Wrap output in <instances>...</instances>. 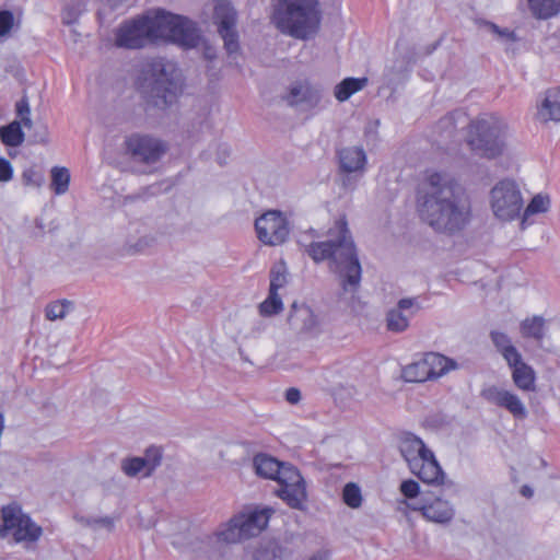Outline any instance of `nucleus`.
<instances>
[{
	"label": "nucleus",
	"mask_w": 560,
	"mask_h": 560,
	"mask_svg": "<svg viewBox=\"0 0 560 560\" xmlns=\"http://www.w3.org/2000/svg\"><path fill=\"white\" fill-rule=\"evenodd\" d=\"M417 211L434 231L454 234L462 231L471 217V206L462 186L445 171H427L418 186Z\"/></svg>",
	"instance_id": "f257e3e1"
},
{
	"label": "nucleus",
	"mask_w": 560,
	"mask_h": 560,
	"mask_svg": "<svg viewBox=\"0 0 560 560\" xmlns=\"http://www.w3.org/2000/svg\"><path fill=\"white\" fill-rule=\"evenodd\" d=\"M200 38L196 23L188 18L154 9L122 22L115 30L114 43L125 49H140L158 42L194 48Z\"/></svg>",
	"instance_id": "f03ea898"
},
{
	"label": "nucleus",
	"mask_w": 560,
	"mask_h": 560,
	"mask_svg": "<svg viewBox=\"0 0 560 560\" xmlns=\"http://www.w3.org/2000/svg\"><path fill=\"white\" fill-rule=\"evenodd\" d=\"M329 236L328 241L311 243L305 250L315 262L328 260L343 293L353 294L360 287L362 269L345 218L336 220Z\"/></svg>",
	"instance_id": "7ed1b4c3"
},
{
	"label": "nucleus",
	"mask_w": 560,
	"mask_h": 560,
	"mask_svg": "<svg viewBox=\"0 0 560 560\" xmlns=\"http://www.w3.org/2000/svg\"><path fill=\"white\" fill-rule=\"evenodd\" d=\"M271 21L283 34L307 39L316 33L320 12L317 0H276Z\"/></svg>",
	"instance_id": "20e7f679"
},
{
	"label": "nucleus",
	"mask_w": 560,
	"mask_h": 560,
	"mask_svg": "<svg viewBox=\"0 0 560 560\" xmlns=\"http://www.w3.org/2000/svg\"><path fill=\"white\" fill-rule=\"evenodd\" d=\"M253 466L255 472L279 485L277 495L292 509H302L306 501V487L303 477L292 465L280 463L267 454H257Z\"/></svg>",
	"instance_id": "39448f33"
},
{
	"label": "nucleus",
	"mask_w": 560,
	"mask_h": 560,
	"mask_svg": "<svg viewBox=\"0 0 560 560\" xmlns=\"http://www.w3.org/2000/svg\"><path fill=\"white\" fill-rule=\"evenodd\" d=\"M508 136V124L502 117L483 114L469 124L466 141L476 154L494 159L504 152Z\"/></svg>",
	"instance_id": "423d86ee"
},
{
	"label": "nucleus",
	"mask_w": 560,
	"mask_h": 560,
	"mask_svg": "<svg viewBox=\"0 0 560 560\" xmlns=\"http://www.w3.org/2000/svg\"><path fill=\"white\" fill-rule=\"evenodd\" d=\"M271 512L270 509L245 508L208 536V544L220 549L224 545L258 536L267 527Z\"/></svg>",
	"instance_id": "0eeeda50"
},
{
	"label": "nucleus",
	"mask_w": 560,
	"mask_h": 560,
	"mask_svg": "<svg viewBox=\"0 0 560 560\" xmlns=\"http://www.w3.org/2000/svg\"><path fill=\"white\" fill-rule=\"evenodd\" d=\"M398 447L410 471L425 483L441 485L445 475L433 452L424 442L410 432L399 436Z\"/></svg>",
	"instance_id": "6e6552de"
},
{
	"label": "nucleus",
	"mask_w": 560,
	"mask_h": 560,
	"mask_svg": "<svg viewBox=\"0 0 560 560\" xmlns=\"http://www.w3.org/2000/svg\"><path fill=\"white\" fill-rule=\"evenodd\" d=\"M149 72L153 80L152 103L159 108L173 105L183 91V75L176 63L163 58L149 62Z\"/></svg>",
	"instance_id": "1a4fd4ad"
},
{
	"label": "nucleus",
	"mask_w": 560,
	"mask_h": 560,
	"mask_svg": "<svg viewBox=\"0 0 560 560\" xmlns=\"http://www.w3.org/2000/svg\"><path fill=\"white\" fill-rule=\"evenodd\" d=\"M490 207L494 217L503 222L517 219L524 200L517 184L512 179L500 180L490 191Z\"/></svg>",
	"instance_id": "9d476101"
},
{
	"label": "nucleus",
	"mask_w": 560,
	"mask_h": 560,
	"mask_svg": "<svg viewBox=\"0 0 560 560\" xmlns=\"http://www.w3.org/2000/svg\"><path fill=\"white\" fill-rule=\"evenodd\" d=\"M1 512L5 528L16 542H34L42 536V527L25 514L19 504L5 505Z\"/></svg>",
	"instance_id": "9b49d317"
},
{
	"label": "nucleus",
	"mask_w": 560,
	"mask_h": 560,
	"mask_svg": "<svg viewBox=\"0 0 560 560\" xmlns=\"http://www.w3.org/2000/svg\"><path fill=\"white\" fill-rule=\"evenodd\" d=\"M255 230L258 240L268 246L281 245L289 236L287 218L277 210H270L256 219Z\"/></svg>",
	"instance_id": "f8f14e48"
},
{
	"label": "nucleus",
	"mask_w": 560,
	"mask_h": 560,
	"mask_svg": "<svg viewBox=\"0 0 560 560\" xmlns=\"http://www.w3.org/2000/svg\"><path fill=\"white\" fill-rule=\"evenodd\" d=\"M214 24L224 42V48L229 56H234L240 50L238 34L236 31V11L225 0H218L213 13Z\"/></svg>",
	"instance_id": "ddd939ff"
},
{
	"label": "nucleus",
	"mask_w": 560,
	"mask_h": 560,
	"mask_svg": "<svg viewBox=\"0 0 560 560\" xmlns=\"http://www.w3.org/2000/svg\"><path fill=\"white\" fill-rule=\"evenodd\" d=\"M481 396L490 404L506 409L515 419H525L527 410L523 401L514 393L495 385L481 390Z\"/></svg>",
	"instance_id": "4468645a"
},
{
	"label": "nucleus",
	"mask_w": 560,
	"mask_h": 560,
	"mask_svg": "<svg viewBox=\"0 0 560 560\" xmlns=\"http://www.w3.org/2000/svg\"><path fill=\"white\" fill-rule=\"evenodd\" d=\"M125 143L132 156L147 163L158 161L165 151L160 140L140 133L129 136Z\"/></svg>",
	"instance_id": "2eb2a0df"
},
{
	"label": "nucleus",
	"mask_w": 560,
	"mask_h": 560,
	"mask_svg": "<svg viewBox=\"0 0 560 560\" xmlns=\"http://www.w3.org/2000/svg\"><path fill=\"white\" fill-rule=\"evenodd\" d=\"M420 305L417 298L400 299L396 307L386 314V328L392 332H404L408 329L411 318L418 313Z\"/></svg>",
	"instance_id": "dca6fc26"
},
{
	"label": "nucleus",
	"mask_w": 560,
	"mask_h": 560,
	"mask_svg": "<svg viewBox=\"0 0 560 560\" xmlns=\"http://www.w3.org/2000/svg\"><path fill=\"white\" fill-rule=\"evenodd\" d=\"M161 451L156 447L147 450L144 457H128L121 460V470L128 477L145 478L160 465Z\"/></svg>",
	"instance_id": "f3484780"
},
{
	"label": "nucleus",
	"mask_w": 560,
	"mask_h": 560,
	"mask_svg": "<svg viewBox=\"0 0 560 560\" xmlns=\"http://www.w3.org/2000/svg\"><path fill=\"white\" fill-rule=\"evenodd\" d=\"M339 170L345 174L362 176L366 170L368 156L362 147H345L337 152Z\"/></svg>",
	"instance_id": "a211bd4d"
},
{
	"label": "nucleus",
	"mask_w": 560,
	"mask_h": 560,
	"mask_svg": "<svg viewBox=\"0 0 560 560\" xmlns=\"http://www.w3.org/2000/svg\"><path fill=\"white\" fill-rule=\"evenodd\" d=\"M323 101L322 89L308 82H296L291 85L287 102L290 105H305L307 108H315Z\"/></svg>",
	"instance_id": "6ab92c4d"
},
{
	"label": "nucleus",
	"mask_w": 560,
	"mask_h": 560,
	"mask_svg": "<svg viewBox=\"0 0 560 560\" xmlns=\"http://www.w3.org/2000/svg\"><path fill=\"white\" fill-rule=\"evenodd\" d=\"M408 506L415 511H420L428 521L434 523H448L455 515L453 505L441 498H436L430 503L409 504Z\"/></svg>",
	"instance_id": "aec40b11"
},
{
	"label": "nucleus",
	"mask_w": 560,
	"mask_h": 560,
	"mask_svg": "<svg viewBox=\"0 0 560 560\" xmlns=\"http://www.w3.org/2000/svg\"><path fill=\"white\" fill-rule=\"evenodd\" d=\"M289 324L292 328L299 331H305L315 334L319 328V320L313 310L305 305H298L294 303L292 305V311L289 315Z\"/></svg>",
	"instance_id": "412c9836"
},
{
	"label": "nucleus",
	"mask_w": 560,
	"mask_h": 560,
	"mask_svg": "<svg viewBox=\"0 0 560 560\" xmlns=\"http://www.w3.org/2000/svg\"><path fill=\"white\" fill-rule=\"evenodd\" d=\"M508 364L512 369L513 382L520 389L527 392L535 389V371L523 362L522 355L517 358V361L508 362Z\"/></svg>",
	"instance_id": "4be33fe9"
},
{
	"label": "nucleus",
	"mask_w": 560,
	"mask_h": 560,
	"mask_svg": "<svg viewBox=\"0 0 560 560\" xmlns=\"http://www.w3.org/2000/svg\"><path fill=\"white\" fill-rule=\"evenodd\" d=\"M537 115L542 121H560V88L546 92V96L538 107Z\"/></svg>",
	"instance_id": "5701e85b"
},
{
	"label": "nucleus",
	"mask_w": 560,
	"mask_h": 560,
	"mask_svg": "<svg viewBox=\"0 0 560 560\" xmlns=\"http://www.w3.org/2000/svg\"><path fill=\"white\" fill-rule=\"evenodd\" d=\"M431 380L439 378L457 368V363L440 353L429 352L424 354Z\"/></svg>",
	"instance_id": "b1692460"
},
{
	"label": "nucleus",
	"mask_w": 560,
	"mask_h": 560,
	"mask_svg": "<svg viewBox=\"0 0 560 560\" xmlns=\"http://www.w3.org/2000/svg\"><path fill=\"white\" fill-rule=\"evenodd\" d=\"M529 13L536 20H549L560 13V0H526Z\"/></svg>",
	"instance_id": "393cba45"
},
{
	"label": "nucleus",
	"mask_w": 560,
	"mask_h": 560,
	"mask_svg": "<svg viewBox=\"0 0 560 560\" xmlns=\"http://www.w3.org/2000/svg\"><path fill=\"white\" fill-rule=\"evenodd\" d=\"M368 83L366 78H347L335 86V97L339 102L349 100L354 93L361 91Z\"/></svg>",
	"instance_id": "a878e982"
},
{
	"label": "nucleus",
	"mask_w": 560,
	"mask_h": 560,
	"mask_svg": "<svg viewBox=\"0 0 560 560\" xmlns=\"http://www.w3.org/2000/svg\"><path fill=\"white\" fill-rule=\"evenodd\" d=\"M491 339L498 351L502 354L506 362H515L521 353L512 345L509 336L501 331H492Z\"/></svg>",
	"instance_id": "bb28decb"
},
{
	"label": "nucleus",
	"mask_w": 560,
	"mask_h": 560,
	"mask_svg": "<svg viewBox=\"0 0 560 560\" xmlns=\"http://www.w3.org/2000/svg\"><path fill=\"white\" fill-rule=\"evenodd\" d=\"M402 377L406 382L410 383L431 380L424 355L421 359L407 364L402 369Z\"/></svg>",
	"instance_id": "cd10ccee"
},
{
	"label": "nucleus",
	"mask_w": 560,
	"mask_h": 560,
	"mask_svg": "<svg viewBox=\"0 0 560 560\" xmlns=\"http://www.w3.org/2000/svg\"><path fill=\"white\" fill-rule=\"evenodd\" d=\"M545 324H546V322H545L544 317L535 315L530 318L524 319L521 323V326H520L521 332H522L523 337L534 338V339L540 341L545 336V331H546Z\"/></svg>",
	"instance_id": "c85d7f7f"
},
{
	"label": "nucleus",
	"mask_w": 560,
	"mask_h": 560,
	"mask_svg": "<svg viewBox=\"0 0 560 560\" xmlns=\"http://www.w3.org/2000/svg\"><path fill=\"white\" fill-rule=\"evenodd\" d=\"M550 200L547 196L536 195L528 206L524 209L521 228L526 229L530 223L528 222L529 217L537 213H544L549 209Z\"/></svg>",
	"instance_id": "c756f323"
},
{
	"label": "nucleus",
	"mask_w": 560,
	"mask_h": 560,
	"mask_svg": "<svg viewBox=\"0 0 560 560\" xmlns=\"http://www.w3.org/2000/svg\"><path fill=\"white\" fill-rule=\"evenodd\" d=\"M1 141L9 147H18L24 141V133L21 128V122L13 121L8 126L0 128Z\"/></svg>",
	"instance_id": "7c9ffc66"
},
{
	"label": "nucleus",
	"mask_w": 560,
	"mask_h": 560,
	"mask_svg": "<svg viewBox=\"0 0 560 560\" xmlns=\"http://www.w3.org/2000/svg\"><path fill=\"white\" fill-rule=\"evenodd\" d=\"M51 188L56 195H63L69 189L70 172L67 167L55 166L51 168Z\"/></svg>",
	"instance_id": "2f4dec72"
},
{
	"label": "nucleus",
	"mask_w": 560,
	"mask_h": 560,
	"mask_svg": "<svg viewBox=\"0 0 560 560\" xmlns=\"http://www.w3.org/2000/svg\"><path fill=\"white\" fill-rule=\"evenodd\" d=\"M283 310L281 296L276 291H270L267 299L260 303L259 313L262 316H272L279 314Z\"/></svg>",
	"instance_id": "473e14b6"
},
{
	"label": "nucleus",
	"mask_w": 560,
	"mask_h": 560,
	"mask_svg": "<svg viewBox=\"0 0 560 560\" xmlns=\"http://www.w3.org/2000/svg\"><path fill=\"white\" fill-rule=\"evenodd\" d=\"M287 275V267L283 262L275 265L270 270L269 290L278 292L280 289L284 288L288 283Z\"/></svg>",
	"instance_id": "72a5a7b5"
},
{
	"label": "nucleus",
	"mask_w": 560,
	"mask_h": 560,
	"mask_svg": "<svg viewBox=\"0 0 560 560\" xmlns=\"http://www.w3.org/2000/svg\"><path fill=\"white\" fill-rule=\"evenodd\" d=\"M343 502L351 509H358L362 504L361 489L358 485L349 482L342 491Z\"/></svg>",
	"instance_id": "f704fd0d"
},
{
	"label": "nucleus",
	"mask_w": 560,
	"mask_h": 560,
	"mask_svg": "<svg viewBox=\"0 0 560 560\" xmlns=\"http://www.w3.org/2000/svg\"><path fill=\"white\" fill-rule=\"evenodd\" d=\"M72 304L68 301H57L47 305L46 307V318L49 320L62 319L69 313Z\"/></svg>",
	"instance_id": "c9c22d12"
},
{
	"label": "nucleus",
	"mask_w": 560,
	"mask_h": 560,
	"mask_svg": "<svg viewBox=\"0 0 560 560\" xmlns=\"http://www.w3.org/2000/svg\"><path fill=\"white\" fill-rule=\"evenodd\" d=\"M485 25L487 30L495 35L497 38L503 44L514 43L516 40L515 33L509 28H501L491 22H487Z\"/></svg>",
	"instance_id": "e433bc0d"
},
{
	"label": "nucleus",
	"mask_w": 560,
	"mask_h": 560,
	"mask_svg": "<svg viewBox=\"0 0 560 560\" xmlns=\"http://www.w3.org/2000/svg\"><path fill=\"white\" fill-rule=\"evenodd\" d=\"M22 180L26 186L39 188L44 184L45 177L43 173L35 170L34 167H28L23 171Z\"/></svg>",
	"instance_id": "4c0bfd02"
},
{
	"label": "nucleus",
	"mask_w": 560,
	"mask_h": 560,
	"mask_svg": "<svg viewBox=\"0 0 560 560\" xmlns=\"http://www.w3.org/2000/svg\"><path fill=\"white\" fill-rule=\"evenodd\" d=\"M16 113L21 118L22 124L26 128H31L33 122L31 119V108L26 97H23L16 103Z\"/></svg>",
	"instance_id": "58836bf2"
},
{
	"label": "nucleus",
	"mask_w": 560,
	"mask_h": 560,
	"mask_svg": "<svg viewBox=\"0 0 560 560\" xmlns=\"http://www.w3.org/2000/svg\"><path fill=\"white\" fill-rule=\"evenodd\" d=\"M14 24L13 13L8 10L0 11V38L7 36Z\"/></svg>",
	"instance_id": "ea45409f"
},
{
	"label": "nucleus",
	"mask_w": 560,
	"mask_h": 560,
	"mask_svg": "<svg viewBox=\"0 0 560 560\" xmlns=\"http://www.w3.org/2000/svg\"><path fill=\"white\" fill-rule=\"evenodd\" d=\"M419 483L412 479L405 480L400 485V492L408 499H413L419 494Z\"/></svg>",
	"instance_id": "a19ab883"
},
{
	"label": "nucleus",
	"mask_w": 560,
	"mask_h": 560,
	"mask_svg": "<svg viewBox=\"0 0 560 560\" xmlns=\"http://www.w3.org/2000/svg\"><path fill=\"white\" fill-rule=\"evenodd\" d=\"M13 177V167L11 163L4 159L0 158V182L8 183Z\"/></svg>",
	"instance_id": "79ce46f5"
},
{
	"label": "nucleus",
	"mask_w": 560,
	"mask_h": 560,
	"mask_svg": "<svg viewBox=\"0 0 560 560\" xmlns=\"http://www.w3.org/2000/svg\"><path fill=\"white\" fill-rule=\"evenodd\" d=\"M285 399L289 404L295 405L301 400V392L295 387H291L285 392Z\"/></svg>",
	"instance_id": "37998d69"
},
{
	"label": "nucleus",
	"mask_w": 560,
	"mask_h": 560,
	"mask_svg": "<svg viewBox=\"0 0 560 560\" xmlns=\"http://www.w3.org/2000/svg\"><path fill=\"white\" fill-rule=\"evenodd\" d=\"M203 56H205V58H207L209 60L214 59L215 56H217L215 48L210 46V45H205V47H203Z\"/></svg>",
	"instance_id": "c03bdc74"
},
{
	"label": "nucleus",
	"mask_w": 560,
	"mask_h": 560,
	"mask_svg": "<svg viewBox=\"0 0 560 560\" xmlns=\"http://www.w3.org/2000/svg\"><path fill=\"white\" fill-rule=\"evenodd\" d=\"M96 523L102 524L104 527H106L109 530L114 527V521L109 517L97 520Z\"/></svg>",
	"instance_id": "a18cd8bd"
},
{
	"label": "nucleus",
	"mask_w": 560,
	"mask_h": 560,
	"mask_svg": "<svg viewBox=\"0 0 560 560\" xmlns=\"http://www.w3.org/2000/svg\"><path fill=\"white\" fill-rule=\"evenodd\" d=\"M147 246H149V242L147 240H140L136 244L133 252H142Z\"/></svg>",
	"instance_id": "49530a36"
},
{
	"label": "nucleus",
	"mask_w": 560,
	"mask_h": 560,
	"mask_svg": "<svg viewBox=\"0 0 560 560\" xmlns=\"http://www.w3.org/2000/svg\"><path fill=\"white\" fill-rule=\"evenodd\" d=\"M521 493H522L524 497H526V498H530V497H533L534 491H533V489H532L529 486H523V487L521 488Z\"/></svg>",
	"instance_id": "de8ad7c7"
},
{
	"label": "nucleus",
	"mask_w": 560,
	"mask_h": 560,
	"mask_svg": "<svg viewBox=\"0 0 560 560\" xmlns=\"http://www.w3.org/2000/svg\"><path fill=\"white\" fill-rule=\"evenodd\" d=\"M441 124L446 126V127H451L452 129L455 128L454 126V120H453V117L452 116H448V117H444L442 120H441Z\"/></svg>",
	"instance_id": "09e8293b"
},
{
	"label": "nucleus",
	"mask_w": 560,
	"mask_h": 560,
	"mask_svg": "<svg viewBox=\"0 0 560 560\" xmlns=\"http://www.w3.org/2000/svg\"><path fill=\"white\" fill-rule=\"evenodd\" d=\"M9 534H10V532H9V529L5 528L4 522L0 523V537H5Z\"/></svg>",
	"instance_id": "8fccbe9b"
},
{
	"label": "nucleus",
	"mask_w": 560,
	"mask_h": 560,
	"mask_svg": "<svg viewBox=\"0 0 560 560\" xmlns=\"http://www.w3.org/2000/svg\"><path fill=\"white\" fill-rule=\"evenodd\" d=\"M106 1L109 3V5L112 8H117L122 2V0H106Z\"/></svg>",
	"instance_id": "3c124183"
},
{
	"label": "nucleus",
	"mask_w": 560,
	"mask_h": 560,
	"mask_svg": "<svg viewBox=\"0 0 560 560\" xmlns=\"http://www.w3.org/2000/svg\"><path fill=\"white\" fill-rule=\"evenodd\" d=\"M310 560H326V558L323 556H314Z\"/></svg>",
	"instance_id": "603ef678"
}]
</instances>
